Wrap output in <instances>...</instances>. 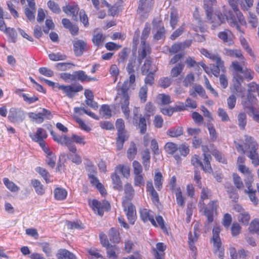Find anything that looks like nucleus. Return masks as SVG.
Here are the masks:
<instances>
[{"label":"nucleus","instance_id":"58","mask_svg":"<svg viewBox=\"0 0 259 259\" xmlns=\"http://www.w3.org/2000/svg\"><path fill=\"white\" fill-rule=\"evenodd\" d=\"M65 143L64 144V145L67 147L68 150L72 153L75 154L77 151L76 146L73 144L72 141L68 138H65Z\"/></svg>","mask_w":259,"mask_h":259},{"label":"nucleus","instance_id":"25","mask_svg":"<svg viewBox=\"0 0 259 259\" xmlns=\"http://www.w3.org/2000/svg\"><path fill=\"white\" fill-rule=\"evenodd\" d=\"M237 124L241 130H245L247 124V115L244 112L238 113L237 116Z\"/></svg>","mask_w":259,"mask_h":259},{"label":"nucleus","instance_id":"56","mask_svg":"<svg viewBox=\"0 0 259 259\" xmlns=\"http://www.w3.org/2000/svg\"><path fill=\"white\" fill-rule=\"evenodd\" d=\"M47 134L45 130L41 128H38L37 130V132L35 135L32 136V139H44L47 138Z\"/></svg>","mask_w":259,"mask_h":259},{"label":"nucleus","instance_id":"16","mask_svg":"<svg viewBox=\"0 0 259 259\" xmlns=\"http://www.w3.org/2000/svg\"><path fill=\"white\" fill-rule=\"evenodd\" d=\"M152 212L150 210L143 209L140 211L141 219L144 222L150 221L153 226H157L156 223L152 214Z\"/></svg>","mask_w":259,"mask_h":259},{"label":"nucleus","instance_id":"28","mask_svg":"<svg viewBox=\"0 0 259 259\" xmlns=\"http://www.w3.org/2000/svg\"><path fill=\"white\" fill-rule=\"evenodd\" d=\"M224 53L225 55L232 57L239 58L241 60H244V59L241 51L239 50H231L228 49H225Z\"/></svg>","mask_w":259,"mask_h":259},{"label":"nucleus","instance_id":"41","mask_svg":"<svg viewBox=\"0 0 259 259\" xmlns=\"http://www.w3.org/2000/svg\"><path fill=\"white\" fill-rule=\"evenodd\" d=\"M100 113L106 118H110L112 115V110L108 105L104 104L101 106Z\"/></svg>","mask_w":259,"mask_h":259},{"label":"nucleus","instance_id":"37","mask_svg":"<svg viewBox=\"0 0 259 259\" xmlns=\"http://www.w3.org/2000/svg\"><path fill=\"white\" fill-rule=\"evenodd\" d=\"M241 73L240 72H236L234 75V78L235 79L236 83H234L235 89L236 92H239L240 87L241 85V83L244 80V77L241 74Z\"/></svg>","mask_w":259,"mask_h":259},{"label":"nucleus","instance_id":"50","mask_svg":"<svg viewBox=\"0 0 259 259\" xmlns=\"http://www.w3.org/2000/svg\"><path fill=\"white\" fill-rule=\"evenodd\" d=\"M176 191L175 192L176 193V200L177 202L178 205L184 207V204H185V201L184 199L182 196V193L181 191V190L180 188H178L176 189Z\"/></svg>","mask_w":259,"mask_h":259},{"label":"nucleus","instance_id":"59","mask_svg":"<svg viewBox=\"0 0 259 259\" xmlns=\"http://www.w3.org/2000/svg\"><path fill=\"white\" fill-rule=\"evenodd\" d=\"M43 251L47 256H51L52 255V249L50 244L48 242H42L40 244Z\"/></svg>","mask_w":259,"mask_h":259},{"label":"nucleus","instance_id":"46","mask_svg":"<svg viewBox=\"0 0 259 259\" xmlns=\"http://www.w3.org/2000/svg\"><path fill=\"white\" fill-rule=\"evenodd\" d=\"M85 168L86 170L88 172V176H89L90 174L96 175L97 173L96 166L93 164L92 161L88 159L85 163Z\"/></svg>","mask_w":259,"mask_h":259},{"label":"nucleus","instance_id":"21","mask_svg":"<svg viewBox=\"0 0 259 259\" xmlns=\"http://www.w3.org/2000/svg\"><path fill=\"white\" fill-rule=\"evenodd\" d=\"M217 3V0H203V8L207 19L210 20L212 14V6Z\"/></svg>","mask_w":259,"mask_h":259},{"label":"nucleus","instance_id":"51","mask_svg":"<svg viewBox=\"0 0 259 259\" xmlns=\"http://www.w3.org/2000/svg\"><path fill=\"white\" fill-rule=\"evenodd\" d=\"M56 156L52 152H49L46 158V162L50 167L53 168L56 164Z\"/></svg>","mask_w":259,"mask_h":259},{"label":"nucleus","instance_id":"38","mask_svg":"<svg viewBox=\"0 0 259 259\" xmlns=\"http://www.w3.org/2000/svg\"><path fill=\"white\" fill-rule=\"evenodd\" d=\"M3 182L6 187L11 192H16L19 190V188L14 183L10 181L8 178H5Z\"/></svg>","mask_w":259,"mask_h":259},{"label":"nucleus","instance_id":"43","mask_svg":"<svg viewBox=\"0 0 259 259\" xmlns=\"http://www.w3.org/2000/svg\"><path fill=\"white\" fill-rule=\"evenodd\" d=\"M112 182L114 185V188L117 190H120L122 189L121 182L119 176L116 174L113 173L111 175Z\"/></svg>","mask_w":259,"mask_h":259},{"label":"nucleus","instance_id":"35","mask_svg":"<svg viewBox=\"0 0 259 259\" xmlns=\"http://www.w3.org/2000/svg\"><path fill=\"white\" fill-rule=\"evenodd\" d=\"M105 37L103 36L102 33H98L94 35L92 41L95 46L98 47L102 46L103 43L104 42Z\"/></svg>","mask_w":259,"mask_h":259},{"label":"nucleus","instance_id":"63","mask_svg":"<svg viewBox=\"0 0 259 259\" xmlns=\"http://www.w3.org/2000/svg\"><path fill=\"white\" fill-rule=\"evenodd\" d=\"M116 168L119 170L124 177L128 178L130 176V168L129 166L119 165Z\"/></svg>","mask_w":259,"mask_h":259},{"label":"nucleus","instance_id":"55","mask_svg":"<svg viewBox=\"0 0 259 259\" xmlns=\"http://www.w3.org/2000/svg\"><path fill=\"white\" fill-rule=\"evenodd\" d=\"M145 110L146 111L145 115L150 118V116L154 113L155 107L152 103L148 102L145 106Z\"/></svg>","mask_w":259,"mask_h":259},{"label":"nucleus","instance_id":"33","mask_svg":"<svg viewBox=\"0 0 259 259\" xmlns=\"http://www.w3.org/2000/svg\"><path fill=\"white\" fill-rule=\"evenodd\" d=\"M67 191L62 188H57L54 190L55 198L58 200L65 199L67 196Z\"/></svg>","mask_w":259,"mask_h":259},{"label":"nucleus","instance_id":"62","mask_svg":"<svg viewBox=\"0 0 259 259\" xmlns=\"http://www.w3.org/2000/svg\"><path fill=\"white\" fill-rule=\"evenodd\" d=\"M47 5L49 9L54 13H59L61 12L59 5L54 1H49Z\"/></svg>","mask_w":259,"mask_h":259},{"label":"nucleus","instance_id":"45","mask_svg":"<svg viewBox=\"0 0 259 259\" xmlns=\"http://www.w3.org/2000/svg\"><path fill=\"white\" fill-rule=\"evenodd\" d=\"M250 219V217L248 212L244 211L242 213H239L238 216V221L244 225H247Z\"/></svg>","mask_w":259,"mask_h":259},{"label":"nucleus","instance_id":"4","mask_svg":"<svg viewBox=\"0 0 259 259\" xmlns=\"http://www.w3.org/2000/svg\"><path fill=\"white\" fill-rule=\"evenodd\" d=\"M41 80L44 81L48 85L53 88L57 87L58 89L62 90L69 98H73L75 93L83 90V87L80 84L75 85H60L58 83H55L44 78H41Z\"/></svg>","mask_w":259,"mask_h":259},{"label":"nucleus","instance_id":"52","mask_svg":"<svg viewBox=\"0 0 259 259\" xmlns=\"http://www.w3.org/2000/svg\"><path fill=\"white\" fill-rule=\"evenodd\" d=\"M171 82L172 80L171 77H162L159 80L158 85L160 87L164 89H165L170 86V85L171 84Z\"/></svg>","mask_w":259,"mask_h":259},{"label":"nucleus","instance_id":"39","mask_svg":"<svg viewBox=\"0 0 259 259\" xmlns=\"http://www.w3.org/2000/svg\"><path fill=\"white\" fill-rule=\"evenodd\" d=\"M131 52L130 49L126 48H123L121 51L118 54V58L117 61L119 63H124Z\"/></svg>","mask_w":259,"mask_h":259},{"label":"nucleus","instance_id":"7","mask_svg":"<svg viewBox=\"0 0 259 259\" xmlns=\"http://www.w3.org/2000/svg\"><path fill=\"white\" fill-rule=\"evenodd\" d=\"M8 119L13 123H20L25 118V113L20 108H11L9 112Z\"/></svg>","mask_w":259,"mask_h":259},{"label":"nucleus","instance_id":"19","mask_svg":"<svg viewBox=\"0 0 259 259\" xmlns=\"http://www.w3.org/2000/svg\"><path fill=\"white\" fill-rule=\"evenodd\" d=\"M128 138V135L126 131L119 132L117 133V137L116 139V147L118 150L122 149L124 142Z\"/></svg>","mask_w":259,"mask_h":259},{"label":"nucleus","instance_id":"40","mask_svg":"<svg viewBox=\"0 0 259 259\" xmlns=\"http://www.w3.org/2000/svg\"><path fill=\"white\" fill-rule=\"evenodd\" d=\"M81 110L83 112V113L87 114L90 117H92L94 119H95L96 120H99V118L98 116L96 115L95 113L91 111L90 110H88L86 109L83 107H75L74 108V111L76 113H79L80 115H81V113H79V111Z\"/></svg>","mask_w":259,"mask_h":259},{"label":"nucleus","instance_id":"27","mask_svg":"<svg viewBox=\"0 0 259 259\" xmlns=\"http://www.w3.org/2000/svg\"><path fill=\"white\" fill-rule=\"evenodd\" d=\"M31 184L35 189V192L39 195H42L45 193V189L40 181L36 179H33Z\"/></svg>","mask_w":259,"mask_h":259},{"label":"nucleus","instance_id":"17","mask_svg":"<svg viewBox=\"0 0 259 259\" xmlns=\"http://www.w3.org/2000/svg\"><path fill=\"white\" fill-rule=\"evenodd\" d=\"M221 231V229L220 226H214L212 230V240L213 244L219 251L221 247V239L220 238Z\"/></svg>","mask_w":259,"mask_h":259},{"label":"nucleus","instance_id":"44","mask_svg":"<svg viewBox=\"0 0 259 259\" xmlns=\"http://www.w3.org/2000/svg\"><path fill=\"white\" fill-rule=\"evenodd\" d=\"M164 149L167 153L173 154L178 149V148L175 143L167 142L164 146Z\"/></svg>","mask_w":259,"mask_h":259},{"label":"nucleus","instance_id":"47","mask_svg":"<svg viewBox=\"0 0 259 259\" xmlns=\"http://www.w3.org/2000/svg\"><path fill=\"white\" fill-rule=\"evenodd\" d=\"M36 12L35 6L34 8H26L25 9V14L27 19L30 21H34L35 19L34 14Z\"/></svg>","mask_w":259,"mask_h":259},{"label":"nucleus","instance_id":"57","mask_svg":"<svg viewBox=\"0 0 259 259\" xmlns=\"http://www.w3.org/2000/svg\"><path fill=\"white\" fill-rule=\"evenodd\" d=\"M178 13L175 10H172L170 13V25L172 29H174L178 21Z\"/></svg>","mask_w":259,"mask_h":259},{"label":"nucleus","instance_id":"32","mask_svg":"<svg viewBox=\"0 0 259 259\" xmlns=\"http://www.w3.org/2000/svg\"><path fill=\"white\" fill-rule=\"evenodd\" d=\"M197 227L196 226L194 227L193 235L191 232L189 233V243L191 249L193 250L194 246H193V244L197 240L199 236V234L197 232Z\"/></svg>","mask_w":259,"mask_h":259},{"label":"nucleus","instance_id":"11","mask_svg":"<svg viewBox=\"0 0 259 259\" xmlns=\"http://www.w3.org/2000/svg\"><path fill=\"white\" fill-rule=\"evenodd\" d=\"M150 124V118L145 115H140L138 120L136 121V125L140 130L141 134H145L147 130V126Z\"/></svg>","mask_w":259,"mask_h":259},{"label":"nucleus","instance_id":"36","mask_svg":"<svg viewBox=\"0 0 259 259\" xmlns=\"http://www.w3.org/2000/svg\"><path fill=\"white\" fill-rule=\"evenodd\" d=\"M137 153V148L135 143L134 142H131L130 143V147L127 152V158L130 160H133L135 158V156Z\"/></svg>","mask_w":259,"mask_h":259},{"label":"nucleus","instance_id":"23","mask_svg":"<svg viewBox=\"0 0 259 259\" xmlns=\"http://www.w3.org/2000/svg\"><path fill=\"white\" fill-rule=\"evenodd\" d=\"M203 163L202 169L205 172L211 173L212 172V169L210 164V161L212 159V157L210 154H203Z\"/></svg>","mask_w":259,"mask_h":259},{"label":"nucleus","instance_id":"29","mask_svg":"<svg viewBox=\"0 0 259 259\" xmlns=\"http://www.w3.org/2000/svg\"><path fill=\"white\" fill-rule=\"evenodd\" d=\"M75 76V80L77 79L81 81H95L96 78L95 77H90L88 76L85 73L84 71L80 70L74 72Z\"/></svg>","mask_w":259,"mask_h":259},{"label":"nucleus","instance_id":"18","mask_svg":"<svg viewBox=\"0 0 259 259\" xmlns=\"http://www.w3.org/2000/svg\"><path fill=\"white\" fill-rule=\"evenodd\" d=\"M79 10V8L77 5H68L63 7V11L67 15H72V18L74 20H77V15Z\"/></svg>","mask_w":259,"mask_h":259},{"label":"nucleus","instance_id":"31","mask_svg":"<svg viewBox=\"0 0 259 259\" xmlns=\"http://www.w3.org/2000/svg\"><path fill=\"white\" fill-rule=\"evenodd\" d=\"M108 236L111 241L113 243H118L120 241V234L118 230L114 228L110 229L108 233Z\"/></svg>","mask_w":259,"mask_h":259},{"label":"nucleus","instance_id":"3","mask_svg":"<svg viewBox=\"0 0 259 259\" xmlns=\"http://www.w3.org/2000/svg\"><path fill=\"white\" fill-rule=\"evenodd\" d=\"M244 137L245 145L249 150L248 156L251 160L252 164L257 167L259 165V154L257 152L258 144L252 137L248 135Z\"/></svg>","mask_w":259,"mask_h":259},{"label":"nucleus","instance_id":"48","mask_svg":"<svg viewBox=\"0 0 259 259\" xmlns=\"http://www.w3.org/2000/svg\"><path fill=\"white\" fill-rule=\"evenodd\" d=\"M49 58L52 61H57L66 59L67 56L65 54H61L60 53H57L49 54Z\"/></svg>","mask_w":259,"mask_h":259},{"label":"nucleus","instance_id":"34","mask_svg":"<svg viewBox=\"0 0 259 259\" xmlns=\"http://www.w3.org/2000/svg\"><path fill=\"white\" fill-rule=\"evenodd\" d=\"M163 177L160 172H156L154 176V181L156 188L158 191L160 190L162 187Z\"/></svg>","mask_w":259,"mask_h":259},{"label":"nucleus","instance_id":"6","mask_svg":"<svg viewBox=\"0 0 259 259\" xmlns=\"http://www.w3.org/2000/svg\"><path fill=\"white\" fill-rule=\"evenodd\" d=\"M218 201L214 200L210 201L208 204V207L205 206L204 202L199 201L198 206L201 210H203V214L207 217L208 222L211 223L213 220V212L218 208Z\"/></svg>","mask_w":259,"mask_h":259},{"label":"nucleus","instance_id":"12","mask_svg":"<svg viewBox=\"0 0 259 259\" xmlns=\"http://www.w3.org/2000/svg\"><path fill=\"white\" fill-rule=\"evenodd\" d=\"M218 36L224 43L228 46L234 44V36L232 32L228 29H225L223 31L219 32Z\"/></svg>","mask_w":259,"mask_h":259},{"label":"nucleus","instance_id":"13","mask_svg":"<svg viewBox=\"0 0 259 259\" xmlns=\"http://www.w3.org/2000/svg\"><path fill=\"white\" fill-rule=\"evenodd\" d=\"M73 50L76 56H80L87 50V44L82 40H77L73 41Z\"/></svg>","mask_w":259,"mask_h":259},{"label":"nucleus","instance_id":"42","mask_svg":"<svg viewBox=\"0 0 259 259\" xmlns=\"http://www.w3.org/2000/svg\"><path fill=\"white\" fill-rule=\"evenodd\" d=\"M148 88L146 85L142 86L139 92V97L141 103H145L147 100Z\"/></svg>","mask_w":259,"mask_h":259},{"label":"nucleus","instance_id":"14","mask_svg":"<svg viewBox=\"0 0 259 259\" xmlns=\"http://www.w3.org/2000/svg\"><path fill=\"white\" fill-rule=\"evenodd\" d=\"M193 18L198 24V26H196L194 27V30L196 32L199 31L200 32H204L206 28L204 26V21L201 18L198 7H196L195 9V11L193 13Z\"/></svg>","mask_w":259,"mask_h":259},{"label":"nucleus","instance_id":"54","mask_svg":"<svg viewBox=\"0 0 259 259\" xmlns=\"http://www.w3.org/2000/svg\"><path fill=\"white\" fill-rule=\"evenodd\" d=\"M36 171L41 176V177L45 180L47 183L51 182V181L48 179V177L50 176V174L46 169L41 167H37L36 168Z\"/></svg>","mask_w":259,"mask_h":259},{"label":"nucleus","instance_id":"22","mask_svg":"<svg viewBox=\"0 0 259 259\" xmlns=\"http://www.w3.org/2000/svg\"><path fill=\"white\" fill-rule=\"evenodd\" d=\"M120 103L121 105V108L123 113L125 117L128 119L130 117V110L129 109L130 104V97L129 98H120Z\"/></svg>","mask_w":259,"mask_h":259},{"label":"nucleus","instance_id":"15","mask_svg":"<svg viewBox=\"0 0 259 259\" xmlns=\"http://www.w3.org/2000/svg\"><path fill=\"white\" fill-rule=\"evenodd\" d=\"M185 65L183 63H179L174 66L171 69L170 77L172 78H178L181 79L184 75L183 70Z\"/></svg>","mask_w":259,"mask_h":259},{"label":"nucleus","instance_id":"1","mask_svg":"<svg viewBox=\"0 0 259 259\" xmlns=\"http://www.w3.org/2000/svg\"><path fill=\"white\" fill-rule=\"evenodd\" d=\"M239 0H228L229 5L231 7L232 10H229L226 15L222 13H218L216 16L217 22L213 23L212 25V29L220 26L222 23L225 22L226 20L231 27H235L241 33H244V32L241 29L239 23L244 24L246 23L245 19L239 11L237 7V3Z\"/></svg>","mask_w":259,"mask_h":259},{"label":"nucleus","instance_id":"64","mask_svg":"<svg viewBox=\"0 0 259 259\" xmlns=\"http://www.w3.org/2000/svg\"><path fill=\"white\" fill-rule=\"evenodd\" d=\"M165 30L164 27L159 28L154 35V38L157 40L162 39L165 37Z\"/></svg>","mask_w":259,"mask_h":259},{"label":"nucleus","instance_id":"60","mask_svg":"<svg viewBox=\"0 0 259 259\" xmlns=\"http://www.w3.org/2000/svg\"><path fill=\"white\" fill-rule=\"evenodd\" d=\"M117 247L115 245H111L107 248V256L109 258H116L117 255L116 254V250Z\"/></svg>","mask_w":259,"mask_h":259},{"label":"nucleus","instance_id":"20","mask_svg":"<svg viewBox=\"0 0 259 259\" xmlns=\"http://www.w3.org/2000/svg\"><path fill=\"white\" fill-rule=\"evenodd\" d=\"M132 85L129 84L128 80H125L121 88L118 89L117 94L120 98L130 97V88Z\"/></svg>","mask_w":259,"mask_h":259},{"label":"nucleus","instance_id":"10","mask_svg":"<svg viewBox=\"0 0 259 259\" xmlns=\"http://www.w3.org/2000/svg\"><path fill=\"white\" fill-rule=\"evenodd\" d=\"M153 3L147 0H139L137 12L142 16L145 17L152 10Z\"/></svg>","mask_w":259,"mask_h":259},{"label":"nucleus","instance_id":"9","mask_svg":"<svg viewBox=\"0 0 259 259\" xmlns=\"http://www.w3.org/2000/svg\"><path fill=\"white\" fill-rule=\"evenodd\" d=\"M28 116L38 123L43 122L45 118L47 119L50 120L53 117L51 112L45 108L42 109L41 112L38 113L30 112L28 114Z\"/></svg>","mask_w":259,"mask_h":259},{"label":"nucleus","instance_id":"24","mask_svg":"<svg viewBox=\"0 0 259 259\" xmlns=\"http://www.w3.org/2000/svg\"><path fill=\"white\" fill-rule=\"evenodd\" d=\"M56 256L58 259H76L73 253L65 249H59Z\"/></svg>","mask_w":259,"mask_h":259},{"label":"nucleus","instance_id":"26","mask_svg":"<svg viewBox=\"0 0 259 259\" xmlns=\"http://www.w3.org/2000/svg\"><path fill=\"white\" fill-rule=\"evenodd\" d=\"M166 134L172 138H177L183 134V128L182 126L173 127L168 129Z\"/></svg>","mask_w":259,"mask_h":259},{"label":"nucleus","instance_id":"5","mask_svg":"<svg viewBox=\"0 0 259 259\" xmlns=\"http://www.w3.org/2000/svg\"><path fill=\"white\" fill-rule=\"evenodd\" d=\"M151 30V27L149 24L146 23L145 27L142 31L141 37V43L142 45V51L140 55L142 58H145L151 52V49L148 44L146 43V40L148 37Z\"/></svg>","mask_w":259,"mask_h":259},{"label":"nucleus","instance_id":"53","mask_svg":"<svg viewBox=\"0 0 259 259\" xmlns=\"http://www.w3.org/2000/svg\"><path fill=\"white\" fill-rule=\"evenodd\" d=\"M51 135L52 136L55 141L61 145H64V144L65 143V138H68L66 135H63V136L58 135L53 131H51Z\"/></svg>","mask_w":259,"mask_h":259},{"label":"nucleus","instance_id":"61","mask_svg":"<svg viewBox=\"0 0 259 259\" xmlns=\"http://www.w3.org/2000/svg\"><path fill=\"white\" fill-rule=\"evenodd\" d=\"M185 24H183L181 26H180L172 33V34L170 35V39L172 40H175L178 37L182 34L185 30Z\"/></svg>","mask_w":259,"mask_h":259},{"label":"nucleus","instance_id":"2","mask_svg":"<svg viewBox=\"0 0 259 259\" xmlns=\"http://www.w3.org/2000/svg\"><path fill=\"white\" fill-rule=\"evenodd\" d=\"M124 196L122 200V206L123 210L125 212L126 215L130 223L134 224L136 219V208L135 206L131 202L135 194V190L132 185L126 183L124 187Z\"/></svg>","mask_w":259,"mask_h":259},{"label":"nucleus","instance_id":"30","mask_svg":"<svg viewBox=\"0 0 259 259\" xmlns=\"http://www.w3.org/2000/svg\"><path fill=\"white\" fill-rule=\"evenodd\" d=\"M150 158L149 150L148 149H145L142 154V163L145 170H147L149 168Z\"/></svg>","mask_w":259,"mask_h":259},{"label":"nucleus","instance_id":"49","mask_svg":"<svg viewBox=\"0 0 259 259\" xmlns=\"http://www.w3.org/2000/svg\"><path fill=\"white\" fill-rule=\"evenodd\" d=\"M249 230L252 233H258L259 232V219H255L251 222Z\"/></svg>","mask_w":259,"mask_h":259},{"label":"nucleus","instance_id":"8","mask_svg":"<svg viewBox=\"0 0 259 259\" xmlns=\"http://www.w3.org/2000/svg\"><path fill=\"white\" fill-rule=\"evenodd\" d=\"M90 205L95 211L100 215L102 216L104 213V211H108L110 209V204L107 201H103L101 202L96 199L93 200L92 203H90Z\"/></svg>","mask_w":259,"mask_h":259}]
</instances>
